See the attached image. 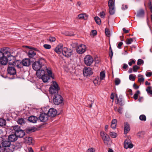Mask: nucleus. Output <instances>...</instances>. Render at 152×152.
I'll use <instances>...</instances> for the list:
<instances>
[{
    "label": "nucleus",
    "mask_w": 152,
    "mask_h": 152,
    "mask_svg": "<svg viewBox=\"0 0 152 152\" xmlns=\"http://www.w3.org/2000/svg\"><path fill=\"white\" fill-rule=\"evenodd\" d=\"M32 138L30 137H25V142L28 144H30L32 143Z\"/></svg>",
    "instance_id": "obj_27"
},
{
    "label": "nucleus",
    "mask_w": 152,
    "mask_h": 152,
    "mask_svg": "<svg viewBox=\"0 0 152 152\" xmlns=\"http://www.w3.org/2000/svg\"><path fill=\"white\" fill-rule=\"evenodd\" d=\"M122 96H120L118 98L117 97V101L116 102L117 104H118L120 105H123V104L122 102Z\"/></svg>",
    "instance_id": "obj_28"
},
{
    "label": "nucleus",
    "mask_w": 152,
    "mask_h": 152,
    "mask_svg": "<svg viewBox=\"0 0 152 152\" xmlns=\"http://www.w3.org/2000/svg\"><path fill=\"white\" fill-rule=\"evenodd\" d=\"M135 76H134L132 74H131L129 76V79L130 80L134 81L135 80Z\"/></svg>",
    "instance_id": "obj_46"
},
{
    "label": "nucleus",
    "mask_w": 152,
    "mask_h": 152,
    "mask_svg": "<svg viewBox=\"0 0 152 152\" xmlns=\"http://www.w3.org/2000/svg\"><path fill=\"white\" fill-rule=\"evenodd\" d=\"M123 30L124 33L125 34H126L129 32V30H126V28H123Z\"/></svg>",
    "instance_id": "obj_56"
},
{
    "label": "nucleus",
    "mask_w": 152,
    "mask_h": 152,
    "mask_svg": "<svg viewBox=\"0 0 152 152\" xmlns=\"http://www.w3.org/2000/svg\"><path fill=\"white\" fill-rule=\"evenodd\" d=\"M38 120V118L34 116H31L28 118V121L31 122L33 123H35Z\"/></svg>",
    "instance_id": "obj_21"
},
{
    "label": "nucleus",
    "mask_w": 152,
    "mask_h": 152,
    "mask_svg": "<svg viewBox=\"0 0 152 152\" xmlns=\"http://www.w3.org/2000/svg\"><path fill=\"white\" fill-rule=\"evenodd\" d=\"M116 124H111V127L113 129H115L116 128Z\"/></svg>",
    "instance_id": "obj_60"
},
{
    "label": "nucleus",
    "mask_w": 152,
    "mask_h": 152,
    "mask_svg": "<svg viewBox=\"0 0 152 152\" xmlns=\"http://www.w3.org/2000/svg\"><path fill=\"white\" fill-rule=\"evenodd\" d=\"M43 46L46 49H50L51 48V45L48 44H45L43 45Z\"/></svg>",
    "instance_id": "obj_48"
},
{
    "label": "nucleus",
    "mask_w": 152,
    "mask_h": 152,
    "mask_svg": "<svg viewBox=\"0 0 152 152\" xmlns=\"http://www.w3.org/2000/svg\"><path fill=\"white\" fill-rule=\"evenodd\" d=\"M130 130V128L129 124L127 122L124 123V134H126Z\"/></svg>",
    "instance_id": "obj_18"
},
{
    "label": "nucleus",
    "mask_w": 152,
    "mask_h": 152,
    "mask_svg": "<svg viewBox=\"0 0 152 152\" xmlns=\"http://www.w3.org/2000/svg\"><path fill=\"white\" fill-rule=\"evenodd\" d=\"M113 51L109 52V55L111 58H112L113 56Z\"/></svg>",
    "instance_id": "obj_64"
},
{
    "label": "nucleus",
    "mask_w": 152,
    "mask_h": 152,
    "mask_svg": "<svg viewBox=\"0 0 152 152\" xmlns=\"http://www.w3.org/2000/svg\"><path fill=\"white\" fill-rule=\"evenodd\" d=\"M100 16L102 18H104V16L105 15V13L104 12H100L99 13Z\"/></svg>",
    "instance_id": "obj_52"
},
{
    "label": "nucleus",
    "mask_w": 152,
    "mask_h": 152,
    "mask_svg": "<svg viewBox=\"0 0 152 152\" xmlns=\"http://www.w3.org/2000/svg\"><path fill=\"white\" fill-rule=\"evenodd\" d=\"M124 148L126 149L128 148H132L133 147V145L132 143L129 140L126 139L124 142Z\"/></svg>",
    "instance_id": "obj_13"
},
{
    "label": "nucleus",
    "mask_w": 152,
    "mask_h": 152,
    "mask_svg": "<svg viewBox=\"0 0 152 152\" xmlns=\"http://www.w3.org/2000/svg\"><path fill=\"white\" fill-rule=\"evenodd\" d=\"M140 94V92L139 90H137V91L134 94L133 96V98L135 100H136L137 99L138 95Z\"/></svg>",
    "instance_id": "obj_37"
},
{
    "label": "nucleus",
    "mask_w": 152,
    "mask_h": 152,
    "mask_svg": "<svg viewBox=\"0 0 152 152\" xmlns=\"http://www.w3.org/2000/svg\"><path fill=\"white\" fill-rule=\"evenodd\" d=\"M100 134L104 144L108 146H110L111 142L109 135L104 132H101Z\"/></svg>",
    "instance_id": "obj_5"
},
{
    "label": "nucleus",
    "mask_w": 152,
    "mask_h": 152,
    "mask_svg": "<svg viewBox=\"0 0 152 152\" xmlns=\"http://www.w3.org/2000/svg\"><path fill=\"white\" fill-rule=\"evenodd\" d=\"M19 60L15 61L13 63L9 62L8 63V66L7 69V71L8 74L10 75H14L16 73V70L14 67V66H16L18 68H22L21 64H18L17 62H19Z\"/></svg>",
    "instance_id": "obj_2"
},
{
    "label": "nucleus",
    "mask_w": 152,
    "mask_h": 152,
    "mask_svg": "<svg viewBox=\"0 0 152 152\" xmlns=\"http://www.w3.org/2000/svg\"><path fill=\"white\" fill-rule=\"evenodd\" d=\"M143 63L144 61L141 59H139L137 61V64L138 66H140L141 64H143Z\"/></svg>",
    "instance_id": "obj_44"
},
{
    "label": "nucleus",
    "mask_w": 152,
    "mask_h": 152,
    "mask_svg": "<svg viewBox=\"0 0 152 152\" xmlns=\"http://www.w3.org/2000/svg\"><path fill=\"white\" fill-rule=\"evenodd\" d=\"M8 139L10 142H14L17 140L18 137L15 133L14 134H12L9 135Z\"/></svg>",
    "instance_id": "obj_15"
},
{
    "label": "nucleus",
    "mask_w": 152,
    "mask_h": 152,
    "mask_svg": "<svg viewBox=\"0 0 152 152\" xmlns=\"http://www.w3.org/2000/svg\"><path fill=\"white\" fill-rule=\"evenodd\" d=\"M118 112L122 114V108L121 107H119L118 110Z\"/></svg>",
    "instance_id": "obj_58"
},
{
    "label": "nucleus",
    "mask_w": 152,
    "mask_h": 152,
    "mask_svg": "<svg viewBox=\"0 0 152 152\" xmlns=\"http://www.w3.org/2000/svg\"><path fill=\"white\" fill-rule=\"evenodd\" d=\"M109 8L115 7L114 1L113 0H109L108 2Z\"/></svg>",
    "instance_id": "obj_29"
},
{
    "label": "nucleus",
    "mask_w": 152,
    "mask_h": 152,
    "mask_svg": "<svg viewBox=\"0 0 152 152\" xmlns=\"http://www.w3.org/2000/svg\"><path fill=\"white\" fill-rule=\"evenodd\" d=\"M36 130V129L34 127L29 128L26 129V132L27 133H30L32 132H35Z\"/></svg>",
    "instance_id": "obj_26"
},
{
    "label": "nucleus",
    "mask_w": 152,
    "mask_h": 152,
    "mask_svg": "<svg viewBox=\"0 0 152 152\" xmlns=\"http://www.w3.org/2000/svg\"><path fill=\"white\" fill-rule=\"evenodd\" d=\"M17 122L18 124L21 125L22 124H24L25 122V121L24 119L21 118L18 119Z\"/></svg>",
    "instance_id": "obj_35"
},
{
    "label": "nucleus",
    "mask_w": 152,
    "mask_h": 152,
    "mask_svg": "<svg viewBox=\"0 0 152 152\" xmlns=\"http://www.w3.org/2000/svg\"><path fill=\"white\" fill-rule=\"evenodd\" d=\"M105 32L106 35L108 37H110V31L107 28H106L105 29Z\"/></svg>",
    "instance_id": "obj_43"
},
{
    "label": "nucleus",
    "mask_w": 152,
    "mask_h": 152,
    "mask_svg": "<svg viewBox=\"0 0 152 152\" xmlns=\"http://www.w3.org/2000/svg\"><path fill=\"white\" fill-rule=\"evenodd\" d=\"M123 44V43L122 42H120L118 43V45H117V47L119 48H121V47Z\"/></svg>",
    "instance_id": "obj_54"
},
{
    "label": "nucleus",
    "mask_w": 152,
    "mask_h": 152,
    "mask_svg": "<svg viewBox=\"0 0 152 152\" xmlns=\"http://www.w3.org/2000/svg\"><path fill=\"white\" fill-rule=\"evenodd\" d=\"M140 68V67L139 66H138L136 65H135L133 66V71L134 72H136Z\"/></svg>",
    "instance_id": "obj_39"
},
{
    "label": "nucleus",
    "mask_w": 152,
    "mask_h": 152,
    "mask_svg": "<svg viewBox=\"0 0 152 152\" xmlns=\"http://www.w3.org/2000/svg\"><path fill=\"white\" fill-rule=\"evenodd\" d=\"M73 50L71 49L64 47L63 49L62 54L64 56L69 58L73 54Z\"/></svg>",
    "instance_id": "obj_7"
},
{
    "label": "nucleus",
    "mask_w": 152,
    "mask_h": 152,
    "mask_svg": "<svg viewBox=\"0 0 152 152\" xmlns=\"http://www.w3.org/2000/svg\"><path fill=\"white\" fill-rule=\"evenodd\" d=\"M117 121L116 119H114L112 120L111 124H117Z\"/></svg>",
    "instance_id": "obj_55"
},
{
    "label": "nucleus",
    "mask_w": 152,
    "mask_h": 152,
    "mask_svg": "<svg viewBox=\"0 0 152 152\" xmlns=\"http://www.w3.org/2000/svg\"><path fill=\"white\" fill-rule=\"evenodd\" d=\"M133 87L134 89H137L139 88V86H137L135 83H134L133 85Z\"/></svg>",
    "instance_id": "obj_62"
},
{
    "label": "nucleus",
    "mask_w": 152,
    "mask_h": 152,
    "mask_svg": "<svg viewBox=\"0 0 152 152\" xmlns=\"http://www.w3.org/2000/svg\"><path fill=\"white\" fill-rule=\"evenodd\" d=\"M152 89V87L151 86H149L147 87L146 89V91L148 94L152 95V90H151Z\"/></svg>",
    "instance_id": "obj_33"
},
{
    "label": "nucleus",
    "mask_w": 152,
    "mask_h": 152,
    "mask_svg": "<svg viewBox=\"0 0 152 152\" xmlns=\"http://www.w3.org/2000/svg\"><path fill=\"white\" fill-rule=\"evenodd\" d=\"M83 74L85 77L90 76L93 73L92 69L89 67H85L83 70Z\"/></svg>",
    "instance_id": "obj_8"
},
{
    "label": "nucleus",
    "mask_w": 152,
    "mask_h": 152,
    "mask_svg": "<svg viewBox=\"0 0 152 152\" xmlns=\"http://www.w3.org/2000/svg\"><path fill=\"white\" fill-rule=\"evenodd\" d=\"M128 8V7L127 5H123L122 7V9L123 10H126Z\"/></svg>",
    "instance_id": "obj_57"
},
{
    "label": "nucleus",
    "mask_w": 152,
    "mask_h": 152,
    "mask_svg": "<svg viewBox=\"0 0 152 152\" xmlns=\"http://www.w3.org/2000/svg\"><path fill=\"white\" fill-rule=\"evenodd\" d=\"M115 85H118L121 83V80L118 78H116L115 81Z\"/></svg>",
    "instance_id": "obj_45"
},
{
    "label": "nucleus",
    "mask_w": 152,
    "mask_h": 152,
    "mask_svg": "<svg viewBox=\"0 0 152 152\" xmlns=\"http://www.w3.org/2000/svg\"><path fill=\"white\" fill-rule=\"evenodd\" d=\"M152 75V73L151 72H147L146 74V76L147 77H150Z\"/></svg>",
    "instance_id": "obj_51"
},
{
    "label": "nucleus",
    "mask_w": 152,
    "mask_h": 152,
    "mask_svg": "<svg viewBox=\"0 0 152 152\" xmlns=\"http://www.w3.org/2000/svg\"><path fill=\"white\" fill-rule=\"evenodd\" d=\"M109 12L110 15H113L115 12L114 7L109 8Z\"/></svg>",
    "instance_id": "obj_34"
},
{
    "label": "nucleus",
    "mask_w": 152,
    "mask_h": 152,
    "mask_svg": "<svg viewBox=\"0 0 152 152\" xmlns=\"http://www.w3.org/2000/svg\"><path fill=\"white\" fill-rule=\"evenodd\" d=\"M105 71H102L100 73V79L101 80H102L105 77Z\"/></svg>",
    "instance_id": "obj_38"
},
{
    "label": "nucleus",
    "mask_w": 152,
    "mask_h": 152,
    "mask_svg": "<svg viewBox=\"0 0 152 152\" xmlns=\"http://www.w3.org/2000/svg\"><path fill=\"white\" fill-rule=\"evenodd\" d=\"M84 63L87 66H90L94 61V60L92 56L90 55H87L85 57Z\"/></svg>",
    "instance_id": "obj_9"
},
{
    "label": "nucleus",
    "mask_w": 152,
    "mask_h": 152,
    "mask_svg": "<svg viewBox=\"0 0 152 152\" xmlns=\"http://www.w3.org/2000/svg\"><path fill=\"white\" fill-rule=\"evenodd\" d=\"M36 75L37 76L39 77L40 78L41 76H42L43 75L45 74V71L43 69H41L36 70Z\"/></svg>",
    "instance_id": "obj_19"
},
{
    "label": "nucleus",
    "mask_w": 152,
    "mask_h": 152,
    "mask_svg": "<svg viewBox=\"0 0 152 152\" xmlns=\"http://www.w3.org/2000/svg\"><path fill=\"white\" fill-rule=\"evenodd\" d=\"M61 45H58L53 50L54 51L57 53L60 54L62 53L63 48Z\"/></svg>",
    "instance_id": "obj_17"
},
{
    "label": "nucleus",
    "mask_w": 152,
    "mask_h": 152,
    "mask_svg": "<svg viewBox=\"0 0 152 152\" xmlns=\"http://www.w3.org/2000/svg\"><path fill=\"white\" fill-rule=\"evenodd\" d=\"M48 115L45 113H42L40 114L39 119L41 122H45L48 119Z\"/></svg>",
    "instance_id": "obj_11"
},
{
    "label": "nucleus",
    "mask_w": 152,
    "mask_h": 152,
    "mask_svg": "<svg viewBox=\"0 0 152 152\" xmlns=\"http://www.w3.org/2000/svg\"><path fill=\"white\" fill-rule=\"evenodd\" d=\"M19 62H17L18 64H20L22 67V65L25 66H29L31 64V60L29 58H25L23 59L22 61H19Z\"/></svg>",
    "instance_id": "obj_12"
},
{
    "label": "nucleus",
    "mask_w": 152,
    "mask_h": 152,
    "mask_svg": "<svg viewBox=\"0 0 152 152\" xmlns=\"http://www.w3.org/2000/svg\"><path fill=\"white\" fill-rule=\"evenodd\" d=\"M11 56L10 53L5 48H1L0 51V64L6 65L8 62V58Z\"/></svg>",
    "instance_id": "obj_1"
},
{
    "label": "nucleus",
    "mask_w": 152,
    "mask_h": 152,
    "mask_svg": "<svg viewBox=\"0 0 152 152\" xmlns=\"http://www.w3.org/2000/svg\"><path fill=\"white\" fill-rule=\"evenodd\" d=\"M86 46L83 44L80 45L76 49L77 53L79 54H82L86 50Z\"/></svg>",
    "instance_id": "obj_10"
},
{
    "label": "nucleus",
    "mask_w": 152,
    "mask_h": 152,
    "mask_svg": "<svg viewBox=\"0 0 152 152\" xmlns=\"http://www.w3.org/2000/svg\"><path fill=\"white\" fill-rule=\"evenodd\" d=\"M49 39L50 42H53L56 41V39L54 37H49Z\"/></svg>",
    "instance_id": "obj_49"
},
{
    "label": "nucleus",
    "mask_w": 152,
    "mask_h": 152,
    "mask_svg": "<svg viewBox=\"0 0 152 152\" xmlns=\"http://www.w3.org/2000/svg\"><path fill=\"white\" fill-rule=\"evenodd\" d=\"M47 72L48 74V76L51 77L53 79H54V75H52V72L50 68L46 69Z\"/></svg>",
    "instance_id": "obj_25"
},
{
    "label": "nucleus",
    "mask_w": 152,
    "mask_h": 152,
    "mask_svg": "<svg viewBox=\"0 0 152 152\" xmlns=\"http://www.w3.org/2000/svg\"><path fill=\"white\" fill-rule=\"evenodd\" d=\"M135 63V61L133 60V59H131L130 60V61L128 63L129 65L130 66L132 65V64H134Z\"/></svg>",
    "instance_id": "obj_47"
},
{
    "label": "nucleus",
    "mask_w": 152,
    "mask_h": 152,
    "mask_svg": "<svg viewBox=\"0 0 152 152\" xmlns=\"http://www.w3.org/2000/svg\"><path fill=\"white\" fill-rule=\"evenodd\" d=\"M1 144L4 147L6 148L10 146L11 142L9 140H5L2 142Z\"/></svg>",
    "instance_id": "obj_20"
},
{
    "label": "nucleus",
    "mask_w": 152,
    "mask_h": 152,
    "mask_svg": "<svg viewBox=\"0 0 152 152\" xmlns=\"http://www.w3.org/2000/svg\"><path fill=\"white\" fill-rule=\"evenodd\" d=\"M6 121L4 119L0 118V126H4L6 124Z\"/></svg>",
    "instance_id": "obj_32"
},
{
    "label": "nucleus",
    "mask_w": 152,
    "mask_h": 152,
    "mask_svg": "<svg viewBox=\"0 0 152 152\" xmlns=\"http://www.w3.org/2000/svg\"><path fill=\"white\" fill-rule=\"evenodd\" d=\"M135 39V38H127L126 40V43L127 45L130 44L133 42L134 40Z\"/></svg>",
    "instance_id": "obj_31"
},
{
    "label": "nucleus",
    "mask_w": 152,
    "mask_h": 152,
    "mask_svg": "<svg viewBox=\"0 0 152 152\" xmlns=\"http://www.w3.org/2000/svg\"><path fill=\"white\" fill-rule=\"evenodd\" d=\"M57 113V111L56 110L53 108L50 109L48 113V116L51 117H55Z\"/></svg>",
    "instance_id": "obj_14"
},
{
    "label": "nucleus",
    "mask_w": 152,
    "mask_h": 152,
    "mask_svg": "<svg viewBox=\"0 0 152 152\" xmlns=\"http://www.w3.org/2000/svg\"><path fill=\"white\" fill-rule=\"evenodd\" d=\"M128 65L127 64H123V68L124 69H126L128 67Z\"/></svg>",
    "instance_id": "obj_61"
},
{
    "label": "nucleus",
    "mask_w": 152,
    "mask_h": 152,
    "mask_svg": "<svg viewBox=\"0 0 152 152\" xmlns=\"http://www.w3.org/2000/svg\"><path fill=\"white\" fill-rule=\"evenodd\" d=\"M144 78L143 77H142L140 78H138V81L140 82H144Z\"/></svg>",
    "instance_id": "obj_59"
},
{
    "label": "nucleus",
    "mask_w": 152,
    "mask_h": 152,
    "mask_svg": "<svg viewBox=\"0 0 152 152\" xmlns=\"http://www.w3.org/2000/svg\"><path fill=\"white\" fill-rule=\"evenodd\" d=\"M139 119L141 121H145L146 120V117L144 115H141L140 116Z\"/></svg>",
    "instance_id": "obj_42"
},
{
    "label": "nucleus",
    "mask_w": 152,
    "mask_h": 152,
    "mask_svg": "<svg viewBox=\"0 0 152 152\" xmlns=\"http://www.w3.org/2000/svg\"><path fill=\"white\" fill-rule=\"evenodd\" d=\"M88 18V16L86 14H81L78 15V18L79 19H83L86 20Z\"/></svg>",
    "instance_id": "obj_24"
},
{
    "label": "nucleus",
    "mask_w": 152,
    "mask_h": 152,
    "mask_svg": "<svg viewBox=\"0 0 152 152\" xmlns=\"http://www.w3.org/2000/svg\"><path fill=\"white\" fill-rule=\"evenodd\" d=\"M45 62V60L44 59L40 58L38 61H35L33 63L32 68L35 70L40 69Z\"/></svg>",
    "instance_id": "obj_3"
},
{
    "label": "nucleus",
    "mask_w": 152,
    "mask_h": 152,
    "mask_svg": "<svg viewBox=\"0 0 152 152\" xmlns=\"http://www.w3.org/2000/svg\"><path fill=\"white\" fill-rule=\"evenodd\" d=\"M63 97L59 94H56L53 97V102L55 105H59L63 103Z\"/></svg>",
    "instance_id": "obj_6"
},
{
    "label": "nucleus",
    "mask_w": 152,
    "mask_h": 152,
    "mask_svg": "<svg viewBox=\"0 0 152 152\" xmlns=\"http://www.w3.org/2000/svg\"><path fill=\"white\" fill-rule=\"evenodd\" d=\"M50 77L45 74L42 76L41 79L43 82L45 83L48 82V80L50 79Z\"/></svg>",
    "instance_id": "obj_23"
},
{
    "label": "nucleus",
    "mask_w": 152,
    "mask_h": 152,
    "mask_svg": "<svg viewBox=\"0 0 152 152\" xmlns=\"http://www.w3.org/2000/svg\"><path fill=\"white\" fill-rule=\"evenodd\" d=\"M109 134L113 138H115L117 136V134L116 133L113 132H110L109 133Z\"/></svg>",
    "instance_id": "obj_40"
},
{
    "label": "nucleus",
    "mask_w": 152,
    "mask_h": 152,
    "mask_svg": "<svg viewBox=\"0 0 152 152\" xmlns=\"http://www.w3.org/2000/svg\"><path fill=\"white\" fill-rule=\"evenodd\" d=\"M36 55V53L32 50H29L28 52V55L30 58H32Z\"/></svg>",
    "instance_id": "obj_22"
},
{
    "label": "nucleus",
    "mask_w": 152,
    "mask_h": 152,
    "mask_svg": "<svg viewBox=\"0 0 152 152\" xmlns=\"http://www.w3.org/2000/svg\"><path fill=\"white\" fill-rule=\"evenodd\" d=\"M94 19L96 23L100 25L101 23V20L100 18L98 17H95Z\"/></svg>",
    "instance_id": "obj_36"
},
{
    "label": "nucleus",
    "mask_w": 152,
    "mask_h": 152,
    "mask_svg": "<svg viewBox=\"0 0 152 152\" xmlns=\"http://www.w3.org/2000/svg\"><path fill=\"white\" fill-rule=\"evenodd\" d=\"M60 88L58 87L57 83L55 81H53L52 85L49 88V91L50 93L54 95L58 94V91Z\"/></svg>",
    "instance_id": "obj_4"
},
{
    "label": "nucleus",
    "mask_w": 152,
    "mask_h": 152,
    "mask_svg": "<svg viewBox=\"0 0 152 152\" xmlns=\"http://www.w3.org/2000/svg\"><path fill=\"white\" fill-rule=\"evenodd\" d=\"M5 150L4 148L0 145V152H4Z\"/></svg>",
    "instance_id": "obj_53"
},
{
    "label": "nucleus",
    "mask_w": 152,
    "mask_h": 152,
    "mask_svg": "<svg viewBox=\"0 0 152 152\" xmlns=\"http://www.w3.org/2000/svg\"><path fill=\"white\" fill-rule=\"evenodd\" d=\"M143 100V97H140L138 99V101L140 102H142Z\"/></svg>",
    "instance_id": "obj_63"
},
{
    "label": "nucleus",
    "mask_w": 152,
    "mask_h": 152,
    "mask_svg": "<svg viewBox=\"0 0 152 152\" xmlns=\"http://www.w3.org/2000/svg\"><path fill=\"white\" fill-rule=\"evenodd\" d=\"M144 12L143 10H140L137 13V16L138 17H142L143 16Z\"/></svg>",
    "instance_id": "obj_30"
},
{
    "label": "nucleus",
    "mask_w": 152,
    "mask_h": 152,
    "mask_svg": "<svg viewBox=\"0 0 152 152\" xmlns=\"http://www.w3.org/2000/svg\"><path fill=\"white\" fill-rule=\"evenodd\" d=\"M65 35L67 36H73L74 34L73 33H70L69 32H67L65 33Z\"/></svg>",
    "instance_id": "obj_50"
},
{
    "label": "nucleus",
    "mask_w": 152,
    "mask_h": 152,
    "mask_svg": "<svg viewBox=\"0 0 152 152\" xmlns=\"http://www.w3.org/2000/svg\"><path fill=\"white\" fill-rule=\"evenodd\" d=\"M20 126L18 125L14 126H13V129L14 130L15 132V133L16 132H18L20 129Z\"/></svg>",
    "instance_id": "obj_41"
},
{
    "label": "nucleus",
    "mask_w": 152,
    "mask_h": 152,
    "mask_svg": "<svg viewBox=\"0 0 152 152\" xmlns=\"http://www.w3.org/2000/svg\"><path fill=\"white\" fill-rule=\"evenodd\" d=\"M15 133L17 137H22L25 135V134L24 131L21 129L19 130V131L15 132Z\"/></svg>",
    "instance_id": "obj_16"
}]
</instances>
